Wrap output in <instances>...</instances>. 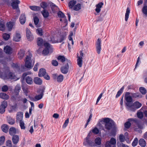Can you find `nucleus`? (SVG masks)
I'll return each instance as SVG.
<instances>
[{
    "instance_id": "16",
    "label": "nucleus",
    "mask_w": 147,
    "mask_h": 147,
    "mask_svg": "<svg viewBox=\"0 0 147 147\" xmlns=\"http://www.w3.org/2000/svg\"><path fill=\"white\" fill-rule=\"evenodd\" d=\"M4 51L6 54H10L12 53V49L10 46L7 45L4 47Z\"/></svg>"
},
{
    "instance_id": "13",
    "label": "nucleus",
    "mask_w": 147,
    "mask_h": 147,
    "mask_svg": "<svg viewBox=\"0 0 147 147\" xmlns=\"http://www.w3.org/2000/svg\"><path fill=\"white\" fill-rule=\"evenodd\" d=\"M9 132L10 135L13 136L16 134H18L19 131L14 127H12L9 129Z\"/></svg>"
},
{
    "instance_id": "3",
    "label": "nucleus",
    "mask_w": 147,
    "mask_h": 147,
    "mask_svg": "<svg viewBox=\"0 0 147 147\" xmlns=\"http://www.w3.org/2000/svg\"><path fill=\"white\" fill-rule=\"evenodd\" d=\"M126 105L129 107L128 109L133 112L135 111L136 109L140 108L142 105V104L138 101L134 102L132 104L127 103Z\"/></svg>"
},
{
    "instance_id": "48",
    "label": "nucleus",
    "mask_w": 147,
    "mask_h": 147,
    "mask_svg": "<svg viewBox=\"0 0 147 147\" xmlns=\"http://www.w3.org/2000/svg\"><path fill=\"white\" fill-rule=\"evenodd\" d=\"M125 99L127 103H129L131 102L132 100V96H127L125 98Z\"/></svg>"
},
{
    "instance_id": "45",
    "label": "nucleus",
    "mask_w": 147,
    "mask_h": 147,
    "mask_svg": "<svg viewBox=\"0 0 147 147\" xmlns=\"http://www.w3.org/2000/svg\"><path fill=\"white\" fill-rule=\"evenodd\" d=\"M6 25L9 31H11L13 26V23L11 22H9L7 23Z\"/></svg>"
},
{
    "instance_id": "62",
    "label": "nucleus",
    "mask_w": 147,
    "mask_h": 147,
    "mask_svg": "<svg viewBox=\"0 0 147 147\" xmlns=\"http://www.w3.org/2000/svg\"><path fill=\"white\" fill-rule=\"evenodd\" d=\"M1 89L2 91L5 92L8 90V88L7 86L4 85L2 87Z\"/></svg>"
},
{
    "instance_id": "49",
    "label": "nucleus",
    "mask_w": 147,
    "mask_h": 147,
    "mask_svg": "<svg viewBox=\"0 0 147 147\" xmlns=\"http://www.w3.org/2000/svg\"><path fill=\"white\" fill-rule=\"evenodd\" d=\"M33 20L35 24L37 27H38V24L39 22L38 18L36 16H35Z\"/></svg>"
},
{
    "instance_id": "19",
    "label": "nucleus",
    "mask_w": 147,
    "mask_h": 147,
    "mask_svg": "<svg viewBox=\"0 0 147 147\" xmlns=\"http://www.w3.org/2000/svg\"><path fill=\"white\" fill-rule=\"evenodd\" d=\"M19 140V136L16 135L13 136L12 141L13 144H17Z\"/></svg>"
},
{
    "instance_id": "10",
    "label": "nucleus",
    "mask_w": 147,
    "mask_h": 147,
    "mask_svg": "<svg viewBox=\"0 0 147 147\" xmlns=\"http://www.w3.org/2000/svg\"><path fill=\"white\" fill-rule=\"evenodd\" d=\"M26 34L27 38L28 40L31 41L33 40L34 37L33 35L30 30L27 28L26 29Z\"/></svg>"
},
{
    "instance_id": "60",
    "label": "nucleus",
    "mask_w": 147,
    "mask_h": 147,
    "mask_svg": "<svg viewBox=\"0 0 147 147\" xmlns=\"http://www.w3.org/2000/svg\"><path fill=\"white\" fill-rule=\"evenodd\" d=\"M122 145V147H129V146L126 145L123 143H121L120 142H117V145L118 147H119Z\"/></svg>"
},
{
    "instance_id": "59",
    "label": "nucleus",
    "mask_w": 147,
    "mask_h": 147,
    "mask_svg": "<svg viewBox=\"0 0 147 147\" xmlns=\"http://www.w3.org/2000/svg\"><path fill=\"white\" fill-rule=\"evenodd\" d=\"M5 27L4 24L1 23L0 24V30L3 31L5 30Z\"/></svg>"
},
{
    "instance_id": "44",
    "label": "nucleus",
    "mask_w": 147,
    "mask_h": 147,
    "mask_svg": "<svg viewBox=\"0 0 147 147\" xmlns=\"http://www.w3.org/2000/svg\"><path fill=\"white\" fill-rule=\"evenodd\" d=\"M81 4L80 3H78L74 6V9L75 11H78L81 9Z\"/></svg>"
},
{
    "instance_id": "22",
    "label": "nucleus",
    "mask_w": 147,
    "mask_h": 147,
    "mask_svg": "<svg viewBox=\"0 0 147 147\" xmlns=\"http://www.w3.org/2000/svg\"><path fill=\"white\" fill-rule=\"evenodd\" d=\"M57 14L59 18H63V20L65 22H67V20L65 19V16L64 14L62 11H59Z\"/></svg>"
},
{
    "instance_id": "7",
    "label": "nucleus",
    "mask_w": 147,
    "mask_h": 147,
    "mask_svg": "<svg viewBox=\"0 0 147 147\" xmlns=\"http://www.w3.org/2000/svg\"><path fill=\"white\" fill-rule=\"evenodd\" d=\"M101 39L98 38L96 43V47L97 52L98 54L100 53Z\"/></svg>"
},
{
    "instance_id": "4",
    "label": "nucleus",
    "mask_w": 147,
    "mask_h": 147,
    "mask_svg": "<svg viewBox=\"0 0 147 147\" xmlns=\"http://www.w3.org/2000/svg\"><path fill=\"white\" fill-rule=\"evenodd\" d=\"M20 2L18 0H12V3L11 4V6L14 9H16L20 12V10L18 8V5L20 3Z\"/></svg>"
},
{
    "instance_id": "21",
    "label": "nucleus",
    "mask_w": 147,
    "mask_h": 147,
    "mask_svg": "<svg viewBox=\"0 0 147 147\" xmlns=\"http://www.w3.org/2000/svg\"><path fill=\"white\" fill-rule=\"evenodd\" d=\"M131 95L133 98H141L142 97V95L139 92L131 93Z\"/></svg>"
},
{
    "instance_id": "61",
    "label": "nucleus",
    "mask_w": 147,
    "mask_h": 147,
    "mask_svg": "<svg viewBox=\"0 0 147 147\" xmlns=\"http://www.w3.org/2000/svg\"><path fill=\"white\" fill-rule=\"evenodd\" d=\"M69 119H66L65 121L63 126V128H65L67 127V125L69 123Z\"/></svg>"
},
{
    "instance_id": "50",
    "label": "nucleus",
    "mask_w": 147,
    "mask_h": 147,
    "mask_svg": "<svg viewBox=\"0 0 147 147\" xmlns=\"http://www.w3.org/2000/svg\"><path fill=\"white\" fill-rule=\"evenodd\" d=\"M109 142L111 143V144H112L113 145H115L116 143V140L113 138H111L109 141Z\"/></svg>"
},
{
    "instance_id": "5",
    "label": "nucleus",
    "mask_w": 147,
    "mask_h": 147,
    "mask_svg": "<svg viewBox=\"0 0 147 147\" xmlns=\"http://www.w3.org/2000/svg\"><path fill=\"white\" fill-rule=\"evenodd\" d=\"M128 121H129L130 122H131L132 123H135L137 126L138 128H141V127L140 125V121L136 118H130L128 119Z\"/></svg>"
},
{
    "instance_id": "30",
    "label": "nucleus",
    "mask_w": 147,
    "mask_h": 147,
    "mask_svg": "<svg viewBox=\"0 0 147 147\" xmlns=\"http://www.w3.org/2000/svg\"><path fill=\"white\" fill-rule=\"evenodd\" d=\"M8 126L6 124H4L2 126L1 129L2 131L5 133L8 132Z\"/></svg>"
},
{
    "instance_id": "42",
    "label": "nucleus",
    "mask_w": 147,
    "mask_h": 147,
    "mask_svg": "<svg viewBox=\"0 0 147 147\" xmlns=\"http://www.w3.org/2000/svg\"><path fill=\"white\" fill-rule=\"evenodd\" d=\"M101 8V2L99 3L98 4L96 5V8L95 9L97 13H99L100 10Z\"/></svg>"
},
{
    "instance_id": "51",
    "label": "nucleus",
    "mask_w": 147,
    "mask_h": 147,
    "mask_svg": "<svg viewBox=\"0 0 147 147\" xmlns=\"http://www.w3.org/2000/svg\"><path fill=\"white\" fill-rule=\"evenodd\" d=\"M128 133L127 132H126L125 133L124 135L125 136V140L126 142L128 144H129L130 143V142L129 140V137L128 136Z\"/></svg>"
},
{
    "instance_id": "18",
    "label": "nucleus",
    "mask_w": 147,
    "mask_h": 147,
    "mask_svg": "<svg viewBox=\"0 0 147 147\" xmlns=\"http://www.w3.org/2000/svg\"><path fill=\"white\" fill-rule=\"evenodd\" d=\"M57 59L62 62H63L64 61H65L66 63L70 62V60L67 59H66L63 56H59L57 58Z\"/></svg>"
},
{
    "instance_id": "17",
    "label": "nucleus",
    "mask_w": 147,
    "mask_h": 147,
    "mask_svg": "<svg viewBox=\"0 0 147 147\" xmlns=\"http://www.w3.org/2000/svg\"><path fill=\"white\" fill-rule=\"evenodd\" d=\"M19 20L20 24H24L26 21V17L24 14H22L20 16Z\"/></svg>"
},
{
    "instance_id": "40",
    "label": "nucleus",
    "mask_w": 147,
    "mask_h": 147,
    "mask_svg": "<svg viewBox=\"0 0 147 147\" xmlns=\"http://www.w3.org/2000/svg\"><path fill=\"white\" fill-rule=\"evenodd\" d=\"M57 81L58 82H61L63 80V76L62 75H59L57 78Z\"/></svg>"
},
{
    "instance_id": "25",
    "label": "nucleus",
    "mask_w": 147,
    "mask_h": 147,
    "mask_svg": "<svg viewBox=\"0 0 147 147\" xmlns=\"http://www.w3.org/2000/svg\"><path fill=\"white\" fill-rule=\"evenodd\" d=\"M25 51L23 50H20L18 53V57L20 59H22L24 57Z\"/></svg>"
},
{
    "instance_id": "23",
    "label": "nucleus",
    "mask_w": 147,
    "mask_h": 147,
    "mask_svg": "<svg viewBox=\"0 0 147 147\" xmlns=\"http://www.w3.org/2000/svg\"><path fill=\"white\" fill-rule=\"evenodd\" d=\"M34 82L36 84L41 85L42 82V80L38 77H35L34 78Z\"/></svg>"
},
{
    "instance_id": "34",
    "label": "nucleus",
    "mask_w": 147,
    "mask_h": 147,
    "mask_svg": "<svg viewBox=\"0 0 147 147\" xmlns=\"http://www.w3.org/2000/svg\"><path fill=\"white\" fill-rule=\"evenodd\" d=\"M26 83L29 84H31L33 83L32 78L29 76H27L26 78Z\"/></svg>"
},
{
    "instance_id": "64",
    "label": "nucleus",
    "mask_w": 147,
    "mask_h": 147,
    "mask_svg": "<svg viewBox=\"0 0 147 147\" xmlns=\"http://www.w3.org/2000/svg\"><path fill=\"white\" fill-rule=\"evenodd\" d=\"M41 7L43 8L44 9H45L47 7V3L45 2H42L41 3Z\"/></svg>"
},
{
    "instance_id": "36",
    "label": "nucleus",
    "mask_w": 147,
    "mask_h": 147,
    "mask_svg": "<svg viewBox=\"0 0 147 147\" xmlns=\"http://www.w3.org/2000/svg\"><path fill=\"white\" fill-rule=\"evenodd\" d=\"M76 1L72 0L70 1L69 3V6L70 8H72L76 4Z\"/></svg>"
},
{
    "instance_id": "9",
    "label": "nucleus",
    "mask_w": 147,
    "mask_h": 147,
    "mask_svg": "<svg viewBox=\"0 0 147 147\" xmlns=\"http://www.w3.org/2000/svg\"><path fill=\"white\" fill-rule=\"evenodd\" d=\"M7 105V102L6 101H3L0 106V113H3L5 111V109Z\"/></svg>"
},
{
    "instance_id": "47",
    "label": "nucleus",
    "mask_w": 147,
    "mask_h": 147,
    "mask_svg": "<svg viewBox=\"0 0 147 147\" xmlns=\"http://www.w3.org/2000/svg\"><path fill=\"white\" fill-rule=\"evenodd\" d=\"M105 147H116L115 145H113L109 142V141L107 142L105 144Z\"/></svg>"
},
{
    "instance_id": "46",
    "label": "nucleus",
    "mask_w": 147,
    "mask_h": 147,
    "mask_svg": "<svg viewBox=\"0 0 147 147\" xmlns=\"http://www.w3.org/2000/svg\"><path fill=\"white\" fill-rule=\"evenodd\" d=\"M125 127L127 129H129L131 125V123L129 121H128L126 122L124 124Z\"/></svg>"
},
{
    "instance_id": "57",
    "label": "nucleus",
    "mask_w": 147,
    "mask_h": 147,
    "mask_svg": "<svg viewBox=\"0 0 147 147\" xmlns=\"http://www.w3.org/2000/svg\"><path fill=\"white\" fill-rule=\"evenodd\" d=\"M20 126L22 129H25V126L24 122L23 121H21L19 122Z\"/></svg>"
},
{
    "instance_id": "52",
    "label": "nucleus",
    "mask_w": 147,
    "mask_h": 147,
    "mask_svg": "<svg viewBox=\"0 0 147 147\" xmlns=\"http://www.w3.org/2000/svg\"><path fill=\"white\" fill-rule=\"evenodd\" d=\"M43 40L41 38H38L37 45L39 46H41L43 44Z\"/></svg>"
},
{
    "instance_id": "24",
    "label": "nucleus",
    "mask_w": 147,
    "mask_h": 147,
    "mask_svg": "<svg viewBox=\"0 0 147 147\" xmlns=\"http://www.w3.org/2000/svg\"><path fill=\"white\" fill-rule=\"evenodd\" d=\"M46 72L45 69L41 68L39 70L38 72V76L40 77L44 76L46 74Z\"/></svg>"
},
{
    "instance_id": "14",
    "label": "nucleus",
    "mask_w": 147,
    "mask_h": 147,
    "mask_svg": "<svg viewBox=\"0 0 147 147\" xmlns=\"http://www.w3.org/2000/svg\"><path fill=\"white\" fill-rule=\"evenodd\" d=\"M99 131H100L99 129L96 127H95L90 131L88 135V136H91L92 133H93L94 134L97 135L98 134Z\"/></svg>"
},
{
    "instance_id": "54",
    "label": "nucleus",
    "mask_w": 147,
    "mask_h": 147,
    "mask_svg": "<svg viewBox=\"0 0 147 147\" xmlns=\"http://www.w3.org/2000/svg\"><path fill=\"white\" fill-rule=\"evenodd\" d=\"M101 139L100 138H97L95 140V142L97 145H100L101 144Z\"/></svg>"
},
{
    "instance_id": "37",
    "label": "nucleus",
    "mask_w": 147,
    "mask_h": 147,
    "mask_svg": "<svg viewBox=\"0 0 147 147\" xmlns=\"http://www.w3.org/2000/svg\"><path fill=\"white\" fill-rule=\"evenodd\" d=\"M139 91L143 95L146 94L147 92L146 89L143 87H141L140 88Z\"/></svg>"
},
{
    "instance_id": "29",
    "label": "nucleus",
    "mask_w": 147,
    "mask_h": 147,
    "mask_svg": "<svg viewBox=\"0 0 147 147\" xmlns=\"http://www.w3.org/2000/svg\"><path fill=\"white\" fill-rule=\"evenodd\" d=\"M130 12V10L129 7H127V8L126 12L125 13V20L127 22V21L129 18V14Z\"/></svg>"
},
{
    "instance_id": "39",
    "label": "nucleus",
    "mask_w": 147,
    "mask_h": 147,
    "mask_svg": "<svg viewBox=\"0 0 147 147\" xmlns=\"http://www.w3.org/2000/svg\"><path fill=\"white\" fill-rule=\"evenodd\" d=\"M82 58H80V57L78 58L77 60V64L80 67H81L82 64Z\"/></svg>"
},
{
    "instance_id": "56",
    "label": "nucleus",
    "mask_w": 147,
    "mask_h": 147,
    "mask_svg": "<svg viewBox=\"0 0 147 147\" xmlns=\"http://www.w3.org/2000/svg\"><path fill=\"white\" fill-rule=\"evenodd\" d=\"M5 141V137L4 136H2L0 137V146L2 145Z\"/></svg>"
},
{
    "instance_id": "6",
    "label": "nucleus",
    "mask_w": 147,
    "mask_h": 147,
    "mask_svg": "<svg viewBox=\"0 0 147 147\" xmlns=\"http://www.w3.org/2000/svg\"><path fill=\"white\" fill-rule=\"evenodd\" d=\"M44 46L45 47V48L43 51L42 54L44 55H46L49 53V49H51V47L50 44L47 42L44 43Z\"/></svg>"
},
{
    "instance_id": "15",
    "label": "nucleus",
    "mask_w": 147,
    "mask_h": 147,
    "mask_svg": "<svg viewBox=\"0 0 147 147\" xmlns=\"http://www.w3.org/2000/svg\"><path fill=\"white\" fill-rule=\"evenodd\" d=\"M23 117V113L22 112H19L17 113L16 116L17 122H20L22 121Z\"/></svg>"
},
{
    "instance_id": "33",
    "label": "nucleus",
    "mask_w": 147,
    "mask_h": 147,
    "mask_svg": "<svg viewBox=\"0 0 147 147\" xmlns=\"http://www.w3.org/2000/svg\"><path fill=\"white\" fill-rule=\"evenodd\" d=\"M124 86H123L118 91L117 93L116 96V98H117L119 97L121 94L122 93L123 91V90L124 89Z\"/></svg>"
},
{
    "instance_id": "35",
    "label": "nucleus",
    "mask_w": 147,
    "mask_h": 147,
    "mask_svg": "<svg viewBox=\"0 0 147 147\" xmlns=\"http://www.w3.org/2000/svg\"><path fill=\"white\" fill-rule=\"evenodd\" d=\"M7 121L8 123L11 125H13L15 123L14 119L10 117H7Z\"/></svg>"
},
{
    "instance_id": "63",
    "label": "nucleus",
    "mask_w": 147,
    "mask_h": 147,
    "mask_svg": "<svg viewBox=\"0 0 147 147\" xmlns=\"http://www.w3.org/2000/svg\"><path fill=\"white\" fill-rule=\"evenodd\" d=\"M21 88L19 85H17L16 86L15 88V91L16 92L18 93L20 90Z\"/></svg>"
},
{
    "instance_id": "2",
    "label": "nucleus",
    "mask_w": 147,
    "mask_h": 147,
    "mask_svg": "<svg viewBox=\"0 0 147 147\" xmlns=\"http://www.w3.org/2000/svg\"><path fill=\"white\" fill-rule=\"evenodd\" d=\"M32 55L30 53H29L28 55H27L24 60L25 67L29 69H31L34 65V61L32 59Z\"/></svg>"
},
{
    "instance_id": "58",
    "label": "nucleus",
    "mask_w": 147,
    "mask_h": 147,
    "mask_svg": "<svg viewBox=\"0 0 147 147\" xmlns=\"http://www.w3.org/2000/svg\"><path fill=\"white\" fill-rule=\"evenodd\" d=\"M138 117L140 119H142L143 117V114L141 112H138L137 113Z\"/></svg>"
},
{
    "instance_id": "12",
    "label": "nucleus",
    "mask_w": 147,
    "mask_h": 147,
    "mask_svg": "<svg viewBox=\"0 0 147 147\" xmlns=\"http://www.w3.org/2000/svg\"><path fill=\"white\" fill-rule=\"evenodd\" d=\"M2 78L4 79H14L16 80V77L13 73L11 72H9L8 76L5 75L4 76H2Z\"/></svg>"
},
{
    "instance_id": "11",
    "label": "nucleus",
    "mask_w": 147,
    "mask_h": 147,
    "mask_svg": "<svg viewBox=\"0 0 147 147\" xmlns=\"http://www.w3.org/2000/svg\"><path fill=\"white\" fill-rule=\"evenodd\" d=\"M67 62L66 63L65 65L62 66L61 69V72L64 74H66L68 72V71L69 68V66L68 65V63Z\"/></svg>"
},
{
    "instance_id": "26",
    "label": "nucleus",
    "mask_w": 147,
    "mask_h": 147,
    "mask_svg": "<svg viewBox=\"0 0 147 147\" xmlns=\"http://www.w3.org/2000/svg\"><path fill=\"white\" fill-rule=\"evenodd\" d=\"M139 145L142 147H144L146 145V142L144 140L143 138L140 139L138 141Z\"/></svg>"
},
{
    "instance_id": "43",
    "label": "nucleus",
    "mask_w": 147,
    "mask_h": 147,
    "mask_svg": "<svg viewBox=\"0 0 147 147\" xmlns=\"http://www.w3.org/2000/svg\"><path fill=\"white\" fill-rule=\"evenodd\" d=\"M138 140L137 138H135L132 143V146L133 147H135L138 144Z\"/></svg>"
},
{
    "instance_id": "20",
    "label": "nucleus",
    "mask_w": 147,
    "mask_h": 147,
    "mask_svg": "<svg viewBox=\"0 0 147 147\" xmlns=\"http://www.w3.org/2000/svg\"><path fill=\"white\" fill-rule=\"evenodd\" d=\"M44 92V89H42V92L40 94L36 96L34 98V101H36L41 99L43 95V92Z\"/></svg>"
},
{
    "instance_id": "27",
    "label": "nucleus",
    "mask_w": 147,
    "mask_h": 147,
    "mask_svg": "<svg viewBox=\"0 0 147 147\" xmlns=\"http://www.w3.org/2000/svg\"><path fill=\"white\" fill-rule=\"evenodd\" d=\"M21 38L20 34L18 33H16L15 36H13V40L16 42H18L20 41Z\"/></svg>"
},
{
    "instance_id": "8",
    "label": "nucleus",
    "mask_w": 147,
    "mask_h": 147,
    "mask_svg": "<svg viewBox=\"0 0 147 147\" xmlns=\"http://www.w3.org/2000/svg\"><path fill=\"white\" fill-rule=\"evenodd\" d=\"M90 136H88V135L87 136L85 139V142H84L83 143V144L84 145L86 146L87 145H88L90 146H94V142L92 140H89V137Z\"/></svg>"
},
{
    "instance_id": "28",
    "label": "nucleus",
    "mask_w": 147,
    "mask_h": 147,
    "mask_svg": "<svg viewBox=\"0 0 147 147\" xmlns=\"http://www.w3.org/2000/svg\"><path fill=\"white\" fill-rule=\"evenodd\" d=\"M0 97L3 99L7 100L9 98V96L4 93H0Z\"/></svg>"
},
{
    "instance_id": "31",
    "label": "nucleus",
    "mask_w": 147,
    "mask_h": 147,
    "mask_svg": "<svg viewBox=\"0 0 147 147\" xmlns=\"http://www.w3.org/2000/svg\"><path fill=\"white\" fill-rule=\"evenodd\" d=\"M41 13L45 18H47L49 16V12L46 9H44L43 11H42Z\"/></svg>"
},
{
    "instance_id": "1",
    "label": "nucleus",
    "mask_w": 147,
    "mask_h": 147,
    "mask_svg": "<svg viewBox=\"0 0 147 147\" xmlns=\"http://www.w3.org/2000/svg\"><path fill=\"white\" fill-rule=\"evenodd\" d=\"M102 121L105 123V128L108 130L111 129L109 133L110 136L115 137L116 134V125L113 120L109 118H105L102 119Z\"/></svg>"
},
{
    "instance_id": "53",
    "label": "nucleus",
    "mask_w": 147,
    "mask_h": 147,
    "mask_svg": "<svg viewBox=\"0 0 147 147\" xmlns=\"http://www.w3.org/2000/svg\"><path fill=\"white\" fill-rule=\"evenodd\" d=\"M3 39L5 40H8L10 38V35L6 33L3 34Z\"/></svg>"
},
{
    "instance_id": "55",
    "label": "nucleus",
    "mask_w": 147,
    "mask_h": 147,
    "mask_svg": "<svg viewBox=\"0 0 147 147\" xmlns=\"http://www.w3.org/2000/svg\"><path fill=\"white\" fill-rule=\"evenodd\" d=\"M36 32L40 36L42 35V30L41 28H39L36 30Z\"/></svg>"
},
{
    "instance_id": "32",
    "label": "nucleus",
    "mask_w": 147,
    "mask_h": 147,
    "mask_svg": "<svg viewBox=\"0 0 147 147\" xmlns=\"http://www.w3.org/2000/svg\"><path fill=\"white\" fill-rule=\"evenodd\" d=\"M119 139L120 143L124 142L125 141V135L124 136L122 134H120L119 137Z\"/></svg>"
},
{
    "instance_id": "38",
    "label": "nucleus",
    "mask_w": 147,
    "mask_h": 147,
    "mask_svg": "<svg viewBox=\"0 0 147 147\" xmlns=\"http://www.w3.org/2000/svg\"><path fill=\"white\" fill-rule=\"evenodd\" d=\"M142 11L144 14L147 16V6L144 5L142 9Z\"/></svg>"
},
{
    "instance_id": "41",
    "label": "nucleus",
    "mask_w": 147,
    "mask_h": 147,
    "mask_svg": "<svg viewBox=\"0 0 147 147\" xmlns=\"http://www.w3.org/2000/svg\"><path fill=\"white\" fill-rule=\"evenodd\" d=\"M30 9L33 11H38L40 9V7L38 6H30L29 7Z\"/></svg>"
}]
</instances>
